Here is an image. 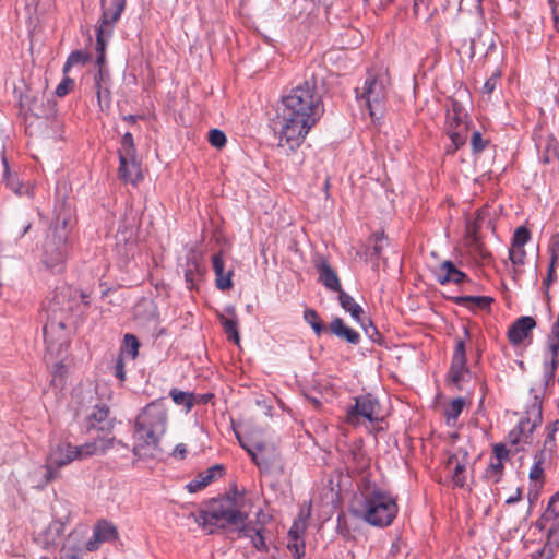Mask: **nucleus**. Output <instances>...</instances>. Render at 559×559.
Returning a JSON list of instances; mask_svg holds the SVG:
<instances>
[{
  "label": "nucleus",
  "mask_w": 559,
  "mask_h": 559,
  "mask_svg": "<svg viewBox=\"0 0 559 559\" xmlns=\"http://www.w3.org/2000/svg\"><path fill=\"white\" fill-rule=\"evenodd\" d=\"M531 402L526 405L523 416L516 426L508 433V441L515 445L518 450H524L525 445L533 442V433L543 423V401L542 396L532 389Z\"/></svg>",
  "instance_id": "obj_8"
},
{
  "label": "nucleus",
  "mask_w": 559,
  "mask_h": 559,
  "mask_svg": "<svg viewBox=\"0 0 559 559\" xmlns=\"http://www.w3.org/2000/svg\"><path fill=\"white\" fill-rule=\"evenodd\" d=\"M304 319L312 328L318 336H320L325 331V325L322 323L316 310L306 309L304 311Z\"/></svg>",
  "instance_id": "obj_40"
},
{
  "label": "nucleus",
  "mask_w": 559,
  "mask_h": 559,
  "mask_svg": "<svg viewBox=\"0 0 559 559\" xmlns=\"http://www.w3.org/2000/svg\"><path fill=\"white\" fill-rule=\"evenodd\" d=\"M74 86V81L69 76H64L56 88V95L59 97L66 96Z\"/></svg>",
  "instance_id": "obj_59"
},
{
  "label": "nucleus",
  "mask_w": 559,
  "mask_h": 559,
  "mask_svg": "<svg viewBox=\"0 0 559 559\" xmlns=\"http://www.w3.org/2000/svg\"><path fill=\"white\" fill-rule=\"evenodd\" d=\"M471 145L474 153H480L486 148L487 141L483 139L479 131H474L471 138Z\"/></svg>",
  "instance_id": "obj_57"
},
{
  "label": "nucleus",
  "mask_w": 559,
  "mask_h": 559,
  "mask_svg": "<svg viewBox=\"0 0 559 559\" xmlns=\"http://www.w3.org/2000/svg\"><path fill=\"white\" fill-rule=\"evenodd\" d=\"M397 512L396 499L379 487L365 489L357 507L353 509V513L357 518L377 527L391 525Z\"/></svg>",
  "instance_id": "obj_5"
},
{
  "label": "nucleus",
  "mask_w": 559,
  "mask_h": 559,
  "mask_svg": "<svg viewBox=\"0 0 559 559\" xmlns=\"http://www.w3.org/2000/svg\"><path fill=\"white\" fill-rule=\"evenodd\" d=\"M287 548L293 554L295 559H305V557H306L305 540H288Z\"/></svg>",
  "instance_id": "obj_52"
},
{
  "label": "nucleus",
  "mask_w": 559,
  "mask_h": 559,
  "mask_svg": "<svg viewBox=\"0 0 559 559\" xmlns=\"http://www.w3.org/2000/svg\"><path fill=\"white\" fill-rule=\"evenodd\" d=\"M452 358L466 359V348L464 338H456Z\"/></svg>",
  "instance_id": "obj_60"
},
{
  "label": "nucleus",
  "mask_w": 559,
  "mask_h": 559,
  "mask_svg": "<svg viewBox=\"0 0 559 559\" xmlns=\"http://www.w3.org/2000/svg\"><path fill=\"white\" fill-rule=\"evenodd\" d=\"M493 455L497 461H504L509 457V450L502 443H498L493 447Z\"/></svg>",
  "instance_id": "obj_62"
},
{
  "label": "nucleus",
  "mask_w": 559,
  "mask_h": 559,
  "mask_svg": "<svg viewBox=\"0 0 559 559\" xmlns=\"http://www.w3.org/2000/svg\"><path fill=\"white\" fill-rule=\"evenodd\" d=\"M307 526V519L300 513L288 532V540H305L304 535Z\"/></svg>",
  "instance_id": "obj_37"
},
{
  "label": "nucleus",
  "mask_w": 559,
  "mask_h": 559,
  "mask_svg": "<svg viewBox=\"0 0 559 559\" xmlns=\"http://www.w3.org/2000/svg\"><path fill=\"white\" fill-rule=\"evenodd\" d=\"M231 424H233V431H234L235 437L237 438L240 447L245 449V437L242 435L241 424H236L234 420L231 421Z\"/></svg>",
  "instance_id": "obj_63"
},
{
  "label": "nucleus",
  "mask_w": 559,
  "mask_h": 559,
  "mask_svg": "<svg viewBox=\"0 0 559 559\" xmlns=\"http://www.w3.org/2000/svg\"><path fill=\"white\" fill-rule=\"evenodd\" d=\"M109 38L110 37L96 34V66L98 68L97 70H109L106 66V47Z\"/></svg>",
  "instance_id": "obj_36"
},
{
  "label": "nucleus",
  "mask_w": 559,
  "mask_h": 559,
  "mask_svg": "<svg viewBox=\"0 0 559 559\" xmlns=\"http://www.w3.org/2000/svg\"><path fill=\"white\" fill-rule=\"evenodd\" d=\"M481 224L483 214L481 212H478L476 217L473 221L468 222L466 225V235L475 243H477L479 240L478 231L481 228Z\"/></svg>",
  "instance_id": "obj_43"
},
{
  "label": "nucleus",
  "mask_w": 559,
  "mask_h": 559,
  "mask_svg": "<svg viewBox=\"0 0 559 559\" xmlns=\"http://www.w3.org/2000/svg\"><path fill=\"white\" fill-rule=\"evenodd\" d=\"M493 301L489 296H459L455 297V304L468 308L469 310L488 309Z\"/></svg>",
  "instance_id": "obj_28"
},
{
  "label": "nucleus",
  "mask_w": 559,
  "mask_h": 559,
  "mask_svg": "<svg viewBox=\"0 0 559 559\" xmlns=\"http://www.w3.org/2000/svg\"><path fill=\"white\" fill-rule=\"evenodd\" d=\"M63 531L64 525L61 521H52L43 534L45 547L48 548L57 545L63 534Z\"/></svg>",
  "instance_id": "obj_33"
},
{
  "label": "nucleus",
  "mask_w": 559,
  "mask_h": 559,
  "mask_svg": "<svg viewBox=\"0 0 559 559\" xmlns=\"http://www.w3.org/2000/svg\"><path fill=\"white\" fill-rule=\"evenodd\" d=\"M213 270L216 275V285L219 289H228L231 286L230 273L225 274L224 261L221 254L213 255Z\"/></svg>",
  "instance_id": "obj_30"
},
{
  "label": "nucleus",
  "mask_w": 559,
  "mask_h": 559,
  "mask_svg": "<svg viewBox=\"0 0 559 559\" xmlns=\"http://www.w3.org/2000/svg\"><path fill=\"white\" fill-rule=\"evenodd\" d=\"M112 443L114 438L110 437L97 438L79 447L68 442L59 443L50 451L45 465L46 474L44 481L39 487L43 488L59 477L56 468L63 467L74 460H84L93 455H102L112 447Z\"/></svg>",
  "instance_id": "obj_4"
},
{
  "label": "nucleus",
  "mask_w": 559,
  "mask_h": 559,
  "mask_svg": "<svg viewBox=\"0 0 559 559\" xmlns=\"http://www.w3.org/2000/svg\"><path fill=\"white\" fill-rule=\"evenodd\" d=\"M329 329L332 334L349 344L357 345L360 342V335L354 329L347 326L343 319L335 318L331 321Z\"/></svg>",
  "instance_id": "obj_25"
},
{
  "label": "nucleus",
  "mask_w": 559,
  "mask_h": 559,
  "mask_svg": "<svg viewBox=\"0 0 559 559\" xmlns=\"http://www.w3.org/2000/svg\"><path fill=\"white\" fill-rule=\"evenodd\" d=\"M360 325L362 326L366 335L372 341V342H379L380 340V333L378 332L377 328L373 325L371 321L365 322L362 318L360 317Z\"/></svg>",
  "instance_id": "obj_58"
},
{
  "label": "nucleus",
  "mask_w": 559,
  "mask_h": 559,
  "mask_svg": "<svg viewBox=\"0 0 559 559\" xmlns=\"http://www.w3.org/2000/svg\"><path fill=\"white\" fill-rule=\"evenodd\" d=\"M540 522L544 526L548 525V535L559 531V497H552L543 513Z\"/></svg>",
  "instance_id": "obj_24"
},
{
  "label": "nucleus",
  "mask_w": 559,
  "mask_h": 559,
  "mask_svg": "<svg viewBox=\"0 0 559 559\" xmlns=\"http://www.w3.org/2000/svg\"><path fill=\"white\" fill-rule=\"evenodd\" d=\"M322 97L317 81L305 80L282 97L278 112V146L293 152L305 141L323 114Z\"/></svg>",
  "instance_id": "obj_1"
},
{
  "label": "nucleus",
  "mask_w": 559,
  "mask_h": 559,
  "mask_svg": "<svg viewBox=\"0 0 559 559\" xmlns=\"http://www.w3.org/2000/svg\"><path fill=\"white\" fill-rule=\"evenodd\" d=\"M557 261H549L548 270H547V276L543 280V287L545 288V295L547 298H549V288L551 284L557 282V272L556 269L558 266Z\"/></svg>",
  "instance_id": "obj_47"
},
{
  "label": "nucleus",
  "mask_w": 559,
  "mask_h": 559,
  "mask_svg": "<svg viewBox=\"0 0 559 559\" xmlns=\"http://www.w3.org/2000/svg\"><path fill=\"white\" fill-rule=\"evenodd\" d=\"M316 269L319 273V283H321L326 289L337 293L342 290L338 276L326 260H320L316 264Z\"/></svg>",
  "instance_id": "obj_20"
},
{
  "label": "nucleus",
  "mask_w": 559,
  "mask_h": 559,
  "mask_svg": "<svg viewBox=\"0 0 559 559\" xmlns=\"http://www.w3.org/2000/svg\"><path fill=\"white\" fill-rule=\"evenodd\" d=\"M548 459L545 457V453L535 455V462H534L533 466L531 467L530 475H528L531 480L537 481V480L543 479V477H544L543 464Z\"/></svg>",
  "instance_id": "obj_44"
},
{
  "label": "nucleus",
  "mask_w": 559,
  "mask_h": 559,
  "mask_svg": "<svg viewBox=\"0 0 559 559\" xmlns=\"http://www.w3.org/2000/svg\"><path fill=\"white\" fill-rule=\"evenodd\" d=\"M465 406V401L462 397L454 399L445 409L447 424L453 425L461 415Z\"/></svg>",
  "instance_id": "obj_39"
},
{
  "label": "nucleus",
  "mask_w": 559,
  "mask_h": 559,
  "mask_svg": "<svg viewBox=\"0 0 559 559\" xmlns=\"http://www.w3.org/2000/svg\"><path fill=\"white\" fill-rule=\"evenodd\" d=\"M119 160L118 176L121 180L132 185H136L142 180L141 165L135 159V156H128L127 158L121 157Z\"/></svg>",
  "instance_id": "obj_19"
},
{
  "label": "nucleus",
  "mask_w": 559,
  "mask_h": 559,
  "mask_svg": "<svg viewBox=\"0 0 559 559\" xmlns=\"http://www.w3.org/2000/svg\"><path fill=\"white\" fill-rule=\"evenodd\" d=\"M338 301L341 307L349 312L356 322H360V317L364 314V309L354 300L352 296L342 289L338 292Z\"/></svg>",
  "instance_id": "obj_31"
},
{
  "label": "nucleus",
  "mask_w": 559,
  "mask_h": 559,
  "mask_svg": "<svg viewBox=\"0 0 559 559\" xmlns=\"http://www.w3.org/2000/svg\"><path fill=\"white\" fill-rule=\"evenodd\" d=\"M468 373L466 359L452 358L449 376L453 383L459 384Z\"/></svg>",
  "instance_id": "obj_34"
},
{
  "label": "nucleus",
  "mask_w": 559,
  "mask_h": 559,
  "mask_svg": "<svg viewBox=\"0 0 559 559\" xmlns=\"http://www.w3.org/2000/svg\"><path fill=\"white\" fill-rule=\"evenodd\" d=\"M67 372H68L67 366L64 365V362L62 360L53 364V366L51 367V377H52L51 383L55 386H62L63 379H64Z\"/></svg>",
  "instance_id": "obj_45"
},
{
  "label": "nucleus",
  "mask_w": 559,
  "mask_h": 559,
  "mask_svg": "<svg viewBox=\"0 0 559 559\" xmlns=\"http://www.w3.org/2000/svg\"><path fill=\"white\" fill-rule=\"evenodd\" d=\"M225 474V466L223 464H215L205 471L200 472L192 480H190L186 488L189 492H198L215 480L222 478Z\"/></svg>",
  "instance_id": "obj_17"
},
{
  "label": "nucleus",
  "mask_w": 559,
  "mask_h": 559,
  "mask_svg": "<svg viewBox=\"0 0 559 559\" xmlns=\"http://www.w3.org/2000/svg\"><path fill=\"white\" fill-rule=\"evenodd\" d=\"M132 237V231L129 230L128 228H124V229H119L118 233H117V246L119 247L120 246V241H124V253L128 254L129 251L132 250V247H133V242H130L129 239Z\"/></svg>",
  "instance_id": "obj_56"
},
{
  "label": "nucleus",
  "mask_w": 559,
  "mask_h": 559,
  "mask_svg": "<svg viewBox=\"0 0 559 559\" xmlns=\"http://www.w3.org/2000/svg\"><path fill=\"white\" fill-rule=\"evenodd\" d=\"M547 251L550 255V261L559 262V234L550 236Z\"/></svg>",
  "instance_id": "obj_55"
},
{
  "label": "nucleus",
  "mask_w": 559,
  "mask_h": 559,
  "mask_svg": "<svg viewBox=\"0 0 559 559\" xmlns=\"http://www.w3.org/2000/svg\"><path fill=\"white\" fill-rule=\"evenodd\" d=\"M90 58L91 57L88 53H85L81 50H75L71 52L63 66V73L67 74L70 71V69L74 66L87 63Z\"/></svg>",
  "instance_id": "obj_42"
},
{
  "label": "nucleus",
  "mask_w": 559,
  "mask_h": 559,
  "mask_svg": "<svg viewBox=\"0 0 559 559\" xmlns=\"http://www.w3.org/2000/svg\"><path fill=\"white\" fill-rule=\"evenodd\" d=\"M531 239V233L530 230L524 227L520 226L515 229L513 237H512V246H520L524 247Z\"/></svg>",
  "instance_id": "obj_50"
},
{
  "label": "nucleus",
  "mask_w": 559,
  "mask_h": 559,
  "mask_svg": "<svg viewBox=\"0 0 559 559\" xmlns=\"http://www.w3.org/2000/svg\"><path fill=\"white\" fill-rule=\"evenodd\" d=\"M469 131L468 115L463 105L452 99L447 110V133L452 144L447 148L448 154H454L467 141Z\"/></svg>",
  "instance_id": "obj_9"
},
{
  "label": "nucleus",
  "mask_w": 559,
  "mask_h": 559,
  "mask_svg": "<svg viewBox=\"0 0 559 559\" xmlns=\"http://www.w3.org/2000/svg\"><path fill=\"white\" fill-rule=\"evenodd\" d=\"M559 430V420H555L546 427V437L544 440L543 449L537 454H544L545 457L550 459L554 451L556 450L555 436Z\"/></svg>",
  "instance_id": "obj_32"
},
{
  "label": "nucleus",
  "mask_w": 559,
  "mask_h": 559,
  "mask_svg": "<svg viewBox=\"0 0 559 559\" xmlns=\"http://www.w3.org/2000/svg\"><path fill=\"white\" fill-rule=\"evenodd\" d=\"M109 408L105 404L96 405L88 416L90 427L98 430H107L112 427L111 420L108 419Z\"/></svg>",
  "instance_id": "obj_27"
},
{
  "label": "nucleus",
  "mask_w": 559,
  "mask_h": 559,
  "mask_svg": "<svg viewBox=\"0 0 559 559\" xmlns=\"http://www.w3.org/2000/svg\"><path fill=\"white\" fill-rule=\"evenodd\" d=\"M245 496L233 487L225 495L203 503L195 515V522L209 534L230 525H237L242 520Z\"/></svg>",
  "instance_id": "obj_3"
},
{
  "label": "nucleus",
  "mask_w": 559,
  "mask_h": 559,
  "mask_svg": "<svg viewBox=\"0 0 559 559\" xmlns=\"http://www.w3.org/2000/svg\"><path fill=\"white\" fill-rule=\"evenodd\" d=\"M86 543L78 540L74 535H69L60 550L61 559H88Z\"/></svg>",
  "instance_id": "obj_21"
},
{
  "label": "nucleus",
  "mask_w": 559,
  "mask_h": 559,
  "mask_svg": "<svg viewBox=\"0 0 559 559\" xmlns=\"http://www.w3.org/2000/svg\"><path fill=\"white\" fill-rule=\"evenodd\" d=\"M526 258V251L524 247L512 246L509 250V259L514 265H523Z\"/></svg>",
  "instance_id": "obj_51"
},
{
  "label": "nucleus",
  "mask_w": 559,
  "mask_h": 559,
  "mask_svg": "<svg viewBox=\"0 0 559 559\" xmlns=\"http://www.w3.org/2000/svg\"><path fill=\"white\" fill-rule=\"evenodd\" d=\"M437 278L442 285L447 283L460 284L465 281L466 274L459 270L451 261H444L437 272Z\"/></svg>",
  "instance_id": "obj_23"
},
{
  "label": "nucleus",
  "mask_w": 559,
  "mask_h": 559,
  "mask_svg": "<svg viewBox=\"0 0 559 559\" xmlns=\"http://www.w3.org/2000/svg\"><path fill=\"white\" fill-rule=\"evenodd\" d=\"M354 405L346 412V424L357 427L366 421L373 424L384 419V413L379 400L370 393L356 396Z\"/></svg>",
  "instance_id": "obj_10"
},
{
  "label": "nucleus",
  "mask_w": 559,
  "mask_h": 559,
  "mask_svg": "<svg viewBox=\"0 0 559 559\" xmlns=\"http://www.w3.org/2000/svg\"><path fill=\"white\" fill-rule=\"evenodd\" d=\"M128 156H135V147L133 136L130 132H127L121 139V147L119 150V158Z\"/></svg>",
  "instance_id": "obj_46"
},
{
  "label": "nucleus",
  "mask_w": 559,
  "mask_h": 559,
  "mask_svg": "<svg viewBox=\"0 0 559 559\" xmlns=\"http://www.w3.org/2000/svg\"><path fill=\"white\" fill-rule=\"evenodd\" d=\"M66 324L57 321L55 318L48 319L44 325V340L48 354H52L55 349L60 352L66 345Z\"/></svg>",
  "instance_id": "obj_14"
},
{
  "label": "nucleus",
  "mask_w": 559,
  "mask_h": 559,
  "mask_svg": "<svg viewBox=\"0 0 559 559\" xmlns=\"http://www.w3.org/2000/svg\"><path fill=\"white\" fill-rule=\"evenodd\" d=\"M247 537L250 538L252 546L259 551H267L269 547L266 544V537L264 535V530L260 528H250L247 525Z\"/></svg>",
  "instance_id": "obj_35"
},
{
  "label": "nucleus",
  "mask_w": 559,
  "mask_h": 559,
  "mask_svg": "<svg viewBox=\"0 0 559 559\" xmlns=\"http://www.w3.org/2000/svg\"><path fill=\"white\" fill-rule=\"evenodd\" d=\"M536 322L532 317H521L509 328L508 337L509 341L514 344H521L525 338H527L533 329L535 328Z\"/></svg>",
  "instance_id": "obj_18"
},
{
  "label": "nucleus",
  "mask_w": 559,
  "mask_h": 559,
  "mask_svg": "<svg viewBox=\"0 0 559 559\" xmlns=\"http://www.w3.org/2000/svg\"><path fill=\"white\" fill-rule=\"evenodd\" d=\"M115 376L123 382L126 380L124 362L123 357L119 356L114 366Z\"/></svg>",
  "instance_id": "obj_61"
},
{
  "label": "nucleus",
  "mask_w": 559,
  "mask_h": 559,
  "mask_svg": "<svg viewBox=\"0 0 559 559\" xmlns=\"http://www.w3.org/2000/svg\"><path fill=\"white\" fill-rule=\"evenodd\" d=\"M219 320L227 340L240 347V335L235 310L233 308H225L224 312L219 314Z\"/></svg>",
  "instance_id": "obj_22"
},
{
  "label": "nucleus",
  "mask_w": 559,
  "mask_h": 559,
  "mask_svg": "<svg viewBox=\"0 0 559 559\" xmlns=\"http://www.w3.org/2000/svg\"><path fill=\"white\" fill-rule=\"evenodd\" d=\"M501 78V71L499 69H496L491 75L487 79V81L484 83L481 91L484 94H491L499 82Z\"/></svg>",
  "instance_id": "obj_54"
},
{
  "label": "nucleus",
  "mask_w": 559,
  "mask_h": 559,
  "mask_svg": "<svg viewBox=\"0 0 559 559\" xmlns=\"http://www.w3.org/2000/svg\"><path fill=\"white\" fill-rule=\"evenodd\" d=\"M540 150V159L545 164L559 160V142L552 134H548L538 144Z\"/></svg>",
  "instance_id": "obj_26"
},
{
  "label": "nucleus",
  "mask_w": 559,
  "mask_h": 559,
  "mask_svg": "<svg viewBox=\"0 0 559 559\" xmlns=\"http://www.w3.org/2000/svg\"><path fill=\"white\" fill-rule=\"evenodd\" d=\"M117 538V527L107 520H99L94 526L92 538L86 542V548L90 551H95L102 543L112 542Z\"/></svg>",
  "instance_id": "obj_16"
},
{
  "label": "nucleus",
  "mask_w": 559,
  "mask_h": 559,
  "mask_svg": "<svg viewBox=\"0 0 559 559\" xmlns=\"http://www.w3.org/2000/svg\"><path fill=\"white\" fill-rule=\"evenodd\" d=\"M558 365L559 360L555 359H549L544 362L543 378L546 385L554 381Z\"/></svg>",
  "instance_id": "obj_48"
},
{
  "label": "nucleus",
  "mask_w": 559,
  "mask_h": 559,
  "mask_svg": "<svg viewBox=\"0 0 559 559\" xmlns=\"http://www.w3.org/2000/svg\"><path fill=\"white\" fill-rule=\"evenodd\" d=\"M70 251L67 222L57 221L47 229L43 242V263L52 272H61Z\"/></svg>",
  "instance_id": "obj_7"
},
{
  "label": "nucleus",
  "mask_w": 559,
  "mask_h": 559,
  "mask_svg": "<svg viewBox=\"0 0 559 559\" xmlns=\"http://www.w3.org/2000/svg\"><path fill=\"white\" fill-rule=\"evenodd\" d=\"M187 453V445L185 443H178L173 451V456L176 459L183 460Z\"/></svg>",
  "instance_id": "obj_64"
},
{
  "label": "nucleus",
  "mask_w": 559,
  "mask_h": 559,
  "mask_svg": "<svg viewBox=\"0 0 559 559\" xmlns=\"http://www.w3.org/2000/svg\"><path fill=\"white\" fill-rule=\"evenodd\" d=\"M468 460V452L463 448H459L445 461V471L451 476L454 486L459 488L464 487L466 483Z\"/></svg>",
  "instance_id": "obj_13"
},
{
  "label": "nucleus",
  "mask_w": 559,
  "mask_h": 559,
  "mask_svg": "<svg viewBox=\"0 0 559 559\" xmlns=\"http://www.w3.org/2000/svg\"><path fill=\"white\" fill-rule=\"evenodd\" d=\"M247 453L261 473L269 472L278 459L277 447L271 441L257 442L250 449L247 448Z\"/></svg>",
  "instance_id": "obj_12"
},
{
  "label": "nucleus",
  "mask_w": 559,
  "mask_h": 559,
  "mask_svg": "<svg viewBox=\"0 0 559 559\" xmlns=\"http://www.w3.org/2000/svg\"><path fill=\"white\" fill-rule=\"evenodd\" d=\"M391 82L386 70H370L361 87H356V99L367 107L372 120L382 118Z\"/></svg>",
  "instance_id": "obj_6"
},
{
  "label": "nucleus",
  "mask_w": 559,
  "mask_h": 559,
  "mask_svg": "<svg viewBox=\"0 0 559 559\" xmlns=\"http://www.w3.org/2000/svg\"><path fill=\"white\" fill-rule=\"evenodd\" d=\"M140 343L133 334H126L119 356L128 355L131 359H135L139 355Z\"/></svg>",
  "instance_id": "obj_38"
},
{
  "label": "nucleus",
  "mask_w": 559,
  "mask_h": 559,
  "mask_svg": "<svg viewBox=\"0 0 559 559\" xmlns=\"http://www.w3.org/2000/svg\"><path fill=\"white\" fill-rule=\"evenodd\" d=\"M167 408L160 401L148 403L136 416L133 430V453L153 457L159 452V442L166 431Z\"/></svg>",
  "instance_id": "obj_2"
},
{
  "label": "nucleus",
  "mask_w": 559,
  "mask_h": 559,
  "mask_svg": "<svg viewBox=\"0 0 559 559\" xmlns=\"http://www.w3.org/2000/svg\"><path fill=\"white\" fill-rule=\"evenodd\" d=\"M209 142L212 146L216 148H222L226 144V135L223 131L218 129H212L209 132Z\"/></svg>",
  "instance_id": "obj_53"
},
{
  "label": "nucleus",
  "mask_w": 559,
  "mask_h": 559,
  "mask_svg": "<svg viewBox=\"0 0 559 559\" xmlns=\"http://www.w3.org/2000/svg\"><path fill=\"white\" fill-rule=\"evenodd\" d=\"M4 165V179L7 186L16 194V195H32L33 188L28 183H23L19 180L17 176L11 175L9 170V165L5 158H3Z\"/></svg>",
  "instance_id": "obj_29"
},
{
  "label": "nucleus",
  "mask_w": 559,
  "mask_h": 559,
  "mask_svg": "<svg viewBox=\"0 0 559 559\" xmlns=\"http://www.w3.org/2000/svg\"><path fill=\"white\" fill-rule=\"evenodd\" d=\"M169 395L177 405H183L187 408V412H189L194 405V396L192 393L173 389Z\"/></svg>",
  "instance_id": "obj_41"
},
{
  "label": "nucleus",
  "mask_w": 559,
  "mask_h": 559,
  "mask_svg": "<svg viewBox=\"0 0 559 559\" xmlns=\"http://www.w3.org/2000/svg\"><path fill=\"white\" fill-rule=\"evenodd\" d=\"M93 85L100 110H108L111 104V79L109 70H97L93 76Z\"/></svg>",
  "instance_id": "obj_15"
},
{
  "label": "nucleus",
  "mask_w": 559,
  "mask_h": 559,
  "mask_svg": "<svg viewBox=\"0 0 559 559\" xmlns=\"http://www.w3.org/2000/svg\"><path fill=\"white\" fill-rule=\"evenodd\" d=\"M558 365L559 360L555 359H549L544 362L543 378L546 385L554 381Z\"/></svg>",
  "instance_id": "obj_49"
},
{
  "label": "nucleus",
  "mask_w": 559,
  "mask_h": 559,
  "mask_svg": "<svg viewBox=\"0 0 559 559\" xmlns=\"http://www.w3.org/2000/svg\"><path fill=\"white\" fill-rule=\"evenodd\" d=\"M127 0H110V4L106 5V0H100L102 16L96 28V34L111 37L115 25L121 17L126 9Z\"/></svg>",
  "instance_id": "obj_11"
}]
</instances>
